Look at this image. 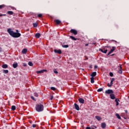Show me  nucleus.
Instances as JSON below:
<instances>
[{
	"instance_id": "obj_1",
	"label": "nucleus",
	"mask_w": 129,
	"mask_h": 129,
	"mask_svg": "<svg viewBox=\"0 0 129 129\" xmlns=\"http://www.w3.org/2000/svg\"><path fill=\"white\" fill-rule=\"evenodd\" d=\"M7 32L11 37H13V38H20V36H21V33H18V30H16V32H14L12 29L9 28L7 30Z\"/></svg>"
},
{
	"instance_id": "obj_2",
	"label": "nucleus",
	"mask_w": 129,
	"mask_h": 129,
	"mask_svg": "<svg viewBox=\"0 0 129 129\" xmlns=\"http://www.w3.org/2000/svg\"><path fill=\"white\" fill-rule=\"evenodd\" d=\"M36 110L38 112L43 111L44 110V106L43 105H37L36 107Z\"/></svg>"
},
{
	"instance_id": "obj_3",
	"label": "nucleus",
	"mask_w": 129,
	"mask_h": 129,
	"mask_svg": "<svg viewBox=\"0 0 129 129\" xmlns=\"http://www.w3.org/2000/svg\"><path fill=\"white\" fill-rule=\"evenodd\" d=\"M105 94H110H110H112V93H113V91L111 89H108L105 91Z\"/></svg>"
},
{
	"instance_id": "obj_4",
	"label": "nucleus",
	"mask_w": 129,
	"mask_h": 129,
	"mask_svg": "<svg viewBox=\"0 0 129 129\" xmlns=\"http://www.w3.org/2000/svg\"><path fill=\"white\" fill-rule=\"evenodd\" d=\"M99 50L102 52V53H104V54H106V53H107V49H105L104 48L103 49L99 48Z\"/></svg>"
},
{
	"instance_id": "obj_5",
	"label": "nucleus",
	"mask_w": 129,
	"mask_h": 129,
	"mask_svg": "<svg viewBox=\"0 0 129 129\" xmlns=\"http://www.w3.org/2000/svg\"><path fill=\"white\" fill-rule=\"evenodd\" d=\"M54 53H56L57 54H62V51L61 50V49H54Z\"/></svg>"
},
{
	"instance_id": "obj_6",
	"label": "nucleus",
	"mask_w": 129,
	"mask_h": 129,
	"mask_svg": "<svg viewBox=\"0 0 129 129\" xmlns=\"http://www.w3.org/2000/svg\"><path fill=\"white\" fill-rule=\"evenodd\" d=\"M115 50V47H114V46L112 47V49H111L110 50L109 52L108 53L107 56L110 55V54H111V53H112V52H113V51H114Z\"/></svg>"
},
{
	"instance_id": "obj_7",
	"label": "nucleus",
	"mask_w": 129,
	"mask_h": 129,
	"mask_svg": "<svg viewBox=\"0 0 129 129\" xmlns=\"http://www.w3.org/2000/svg\"><path fill=\"white\" fill-rule=\"evenodd\" d=\"M71 33H72V34H74L75 35H77L78 33L77 30L75 29H71Z\"/></svg>"
},
{
	"instance_id": "obj_8",
	"label": "nucleus",
	"mask_w": 129,
	"mask_h": 129,
	"mask_svg": "<svg viewBox=\"0 0 129 129\" xmlns=\"http://www.w3.org/2000/svg\"><path fill=\"white\" fill-rule=\"evenodd\" d=\"M45 71H47L46 70H42L40 71H37L36 73H37V74H41V73H44Z\"/></svg>"
},
{
	"instance_id": "obj_9",
	"label": "nucleus",
	"mask_w": 129,
	"mask_h": 129,
	"mask_svg": "<svg viewBox=\"0 0 129 129\" xmlns=\"http://www.w3.org/2000/svg\"><path fill=\"white\" fill-rule=\"evenodd\" d=\"M78 100L80 103H82V104H84V99H83V98H80L78 99Z\"/></svg>"
},
{
	"instance_id": "obj_10",
	"label": "nucleus",
	"mask_w": 129,
	"mask_h": 129,
	"mask_svg": "<svg viewBox=\"0 0 129 129\" xmlns=\"http://www.w3.org/2000/svg\"><path fill=\"white\" fill-rule=\"evenodd\" d=\"M27 52H28V49L27 48H24L22 51V54H27Z\"/></svg>"
},
{
	"instance_id": "obj_11",
	"label": "nucleus",
	"mask_w": 129,
	"mask_h": 129,
	"mask_svg": "<svg viewBox=\"0 0 129 129\" xmlns=\"http://www.w3.org/2000/svg\"><path fill=\"white\" fill-rule=\"evenodd\" d=\"M110 97L111 99H112V100L115 99V96L113 94V93L111 94L110 95Z\"/></svg>"
},
{
	"instance_id": "obj_12",
	"label": "nucleus",
	"mask_w": 129,
	"mask_h": 129,
	"mask_svg": "<svg viewBox=\"0 0 129 129\" xmlns=\"http://www.w3.org/2000/svg\"><path fill=\"white\" fill-rule=\"evenodd\" d=\"M75 109H76L77 110H80V108H79V106L77 105V104L76 103H75Z\"/></svg>"
},
{
	"instance_id": "obj_13",
	"label": "nucleus",
	"mask_w": 129,
	"mask_h": 129,
	"mask_svg": "<svg viewBox=\"0 0 129 129\" xmlns=\"http://www.w3.org/2000/svg\"><path fill=\"white\" fill-rule=\"evenodd\" d=\"M106 126V124L105 123H101L102 128H105Z\"/></svg>"
},
{
	"instance_id": "obj_14",
	"label": "nucleus",
	"mask_w": 129,
	"mask_h": 129,
	"mask_svg": "<svg viewBox=\"0 0 129 129\" xmlns=\"http://www.w3.org/2000/svg\"><path fill=\"white\" fill-rule=\"evenodd\" d=\"M115 101L116 102V106H118V105L119 104V103H118V101H119V99H115Z\"/></svg>"
},
{
	"instance_id": "obj_15",
	"label": "nucleus",
	"mask_w": 129,
	"mask_h": 129,
	"mask_svg": "<svg viewBox=\"0 0 129 129\" xmlns=\"http://www.w3.org/2000/svg\"><path fill=\"white\" fill-rule=\"evenodd\" d=\"M95 118L97 119V120H101V119H102V118L99 116H96Z\"/></svg>"
},
{
	"instance_id": "obj_16",
	"label": "nucleus",
	"mask_w": 129,
	"mask_h": 129,
	"mask_svg": "<svg viewBox=\"0 0 129 129\" xmlns=\"http://www.w3.org/2000/svg\"><path fill=\"white\" fill-rule=\"evenodd\" d=\"M91 76L92 77H94V76H96V72H94L92 73V74L91 75Z\"/></svg>"
},
{
	"instance_id": "obj_17",
	"label": "nucleus",
	"mask_w": 129,
	"mask_h": 129,
	"mask_svg": "<svg viewBox=\"0 0 129 129\" xmlns=\"http://www.w3.org/2000/svg\"><path fill=\"white\" fill-rule=\"evenodd\" d=\"M7 14L11 16L14 15V12L13 11H8Z\"/></svg>"
},
{
	"instance_id": "obj_18",
	"label": "nucleus",
	"mask_w": 129,
	"mask_h": 129,
	"mask_svg": "<svg viewBox=\"0 0 129 129\" xmlns=\"http://www.w3.org/2000/svg\"><path fill=\"white\" fill-rule=\"evenodd\" d=\"M40 36H41V34H40V33H36L35 34V38H40Z\"/></svg>"
},
{
	"instance_id": "obj_19",
	"label": "nucleus",
	"mask_w": 129,
	"mask_h": 129,
	"mask_svg": "<svg viewBox=\"0 0 129 129\" xmlns=\"http://www.w3.org/2000/svg\"><path fill=\"white\" fill-rule=\"evenodd\" d=\"M13 68H17L18 67V63H15L13 64Z\"/></svg>"
},
{
	"instance_id": "obj_20",
	"label": "nucleus",
	"mask_w": 129,
	"mask_h": 129,
	"mask_svg": "<svg viewBox=\"0 0 129 129\" xmlns=\"http://www.w3.org/2000/svg\"><path fill=\"white\" fill-rule=\"evenodd\" d=\"M2 68L4 69H7V68H8V64H4L2 66Z\"/></svg>"
},
{
	"instance_id": "obj_21",
	"label": "nucleus",
	"mask_w": 129,
	"mask_h": 129,
	"mask_svg": "<svg viewBox=\"0 0 129 129\" xmlns=\"http://www.w3.org/2000/svg\"><path fill=\"white\" fill-rule=\"evenodd\" d=\"M70 38L74 41H76L77 40V38H76L75 37H74V36H70Z\"/></svg>"
},
{
	"instance_id": "obj_22",
	"label": "nucleus",
	"mask_w": 129,
	"mask_h": 129,
	"mask_svg": "<svg viewBox=\"0 0 129 129\" xmlns=\"http://www.w3.org/2000/svg\"><path fill=\"white\" fill-rule=\"evenodd\" d=\"M115 116L117 117V118L118 119H121V117H120V116H119V114H118V113H116L115 114Z\"/></svg>"
},
{
	"instance_id": "obj_23",
	"label": "nucleus",
	"mask_w": 129,
	"mask_h": 129,
	"mask_svg": "<svg viewBox=\"0 0 129 129\" xmlns=\"http://www.w3.org/2000/svg\"><path fill=\"white\" fill-rule=\"evenodd\" d=\"M118 73H119V74H121V73H122V70L121 69V66H120V70L118 71Z\"/></svg>"
},
{
	"instance_id": "obj_24",
	"label": "nucleus",
	"mask_w": 129,
	"mask_h": 129,
	"mask_svg": "<svg viewBox=\"0 0 129 129\" xmlns=\"http://www.w3.org/2000/svg\"><path fill=\"white\" fill-rule=\"evenodd\" d=\"M3 73H5V74H8V73H9V70H3Z\"/></svg>"
},
{
	"instance_id": "obj_25",
	"label": "nucleus",
	"mask_w": 129,
	"mask_h": 129,
	"mask_svg": "<svg viewBox=\"0 0 129 129\" xmlns=\"http://www.w3.org/2000/svg\"><path fill=\"white\" fill-rule=\"evenodd\" d=\"M55 23L57 25H59V24H60V23H61V21L59 20H56Z\"/></svg>"
},
{
	"instance_id": "obj_26",
	"label": "nucleus",
	"mask_w": 129,
	"mask_h": 129,
	"mask_svg": "<svg viewBox=\"0 0 129 129\" xmlns=\"http://www.w3.org/2000/svg\"><path fill=\"white\" fill-rule=\"evenodd\" d=\"M91 83H94V78L91 77Z\"/></svg>"
},
{
	"instance_id": "obj_27",
	"label": "nucleus",
	"mask_w": 129,
	"mask_h": 129,
	"mask_svg": "<svg viewBox=\"0 0 129 129\" xmlns=\"http://www.w3.org/2000/svg\"><path fill=\"white\" fill-rule=\"evenodd\" d=\"M103 91V89L102 88H99L97 90L98 92H101V91Z\"/></svg>"
},
{
	"instance_id": "obj_28",
	"label": "nucleus",
	"mask_w": 129,
	"mask_h": 129,
	"mask_svg": "<svg viewBox=\"0 0 129 129\" xmlns=\"http://www.w3.org/2000/svg\"><path fill=\"white\" fill-rule=\"evenodd\" d=\"M33 27H34V28H37V27H38L37 23H33Z\"/></svg>"
},
{
	"instance_id": "obj_29",
	"label": "nucleus",
	"mask_w": 129,
	"mask_h": 129,
	"mask_svg": "<svg viewBox=\"0 0 129 129\" xmlns=\"http://www.w3.org/2000/svg\"><path fill=\"white\" fill-rule=\"evenodd\" d=\"M11 109H12V110H16V106L13 105L11 107Z\"/></svg>"
},
{
	"instance_id": "obj_30",
	"label": "nucleus",
	"mask_w": 129,
	"mask_h": 129,
	"mask_svg": "<svg viewBox=\"0 0 129 129\" xmlns=\"http://www.w3.org/2000/svg\"><path fill=\"white\" fill-rule=\"evenodd\" d=\"M62 48H68L69 47V45H62Z\"/></svg>"
},
{
	"instance_id": "obj_31",
	"label": "nucleus",
	"mask_w": 129,
	"mask_h": 129,
	"mask_svg": "<svg viewBox=\"0 0 129 129\" xmlns=\"http://www.w3.org/2000/svg\"><path fill=\"white\" fill-rule=\"evenodd\" d=\"M11 9V10H16V8H15V7H12V6H9L8 7V9Z\"/></svg>"
},
{
	"instance_id": "obj_32",
	"label": "nucleus",
	"mask_w": 129,
	"mask_h": 129,
	"mask_svg": "<svg viewBox=\"0 0 129 129\" xmlns=\"http://www.w3.org/2000/svg\"><path fill=\"white\" fill-rule=\"evenodd\" d=\"M28 65H29V66H33V62H31V61H29V62H28Z\"/></svg>"
},
{
	"instance_id": "obj_33",
	"label": "nucleus",
	"mask_w": 129,
	"mask_h": 129,
	"mask_svg": "<svg viewBox=\"0 0 129 129\" xmlns=\"http://www.w3.org/2000/svg\"><path fill=\"white\" fill-rule=\"evenodd\" d=\"M50 89H51V90L55 91V90H56V88H55V87H51L50 88Z\"/></svg>"
},
{
	"instance_id": "obj_34",
	"label": "nucleus",
	"mask_w": 129,
	"mask_h": 129,
	"mask_svg": "<svg viewBox=\"0 0 129 129\" xmlns=\"http://www.w3.org/2000/svg\"><path fill=\"white\" fill-rule=\"evenodd\" d=\"M34 95L36 97H38V96H39V94L37 93H34Z\"/></svg>"
},
{
	"instance_id": "obj_35",
	"label": "nucleus",
	"mask_w": 129,
	"mask_h": 129,
	"mask_svg": "<svg viewBox=\"0 0 129 129\" xmlns=\"http://www.w3.org/2000/svg\"><path fill=\"white\" fill-rule=\"evenodd\" d=\"M5 7V5H0V9L2 10V9H3V8Z\"/></svg>"
},
{
	"instance_id": "obj_36",
	"label": "nucleus",
	"mask_w": 129,
	"mask_h": 129,
	"mask_svg": "<svg viewBox=\"0 0 129 129\" xmlns=\"http://www.w3.org/2000/svg\"><path fill=\"white\" fill-rule=\"evenodd\" d=\"M42 16H43V15H42L41 14H39L38 15V18H42Z\"/></svg>"
},
{
	"instance_id": "obj_37",
	"label": "nucleus",
	"mask_w": 129,
	"mask_h": 129,
	"mask_svg": "<svg viewBox=\"0 0 129 129\" xmlns=\"http://www.w3.org/2000/svg\"><path fill=\"white\" fill-rule=\"evenodd\" d=\"M53 72L55 73V74H58V71H57L56 70L53 71Z\"/></svg>"
},
{
	"instance_id": "obj_38",
	"label": "nucleus",
	"mask_w": 129,
	"mask_h": 129,
	"mask_svg": "<svg viewBox=\"0 0 129 129\" xmlns=\"http://www.w3.org/2000/svg\"><path fill=\"white\" fill-rule=\"evenodd\" d=\"M109 75L111 77H112V76H113V74L112 73H110Z\"/></svg>"
},
{
	"instance_id": "obj_39",
	"label": "nucleus",
	"mask_w": 129,
	"mask_h": 129,
	"mask_svg": "<svg viewBox=\"0 0 129 129\" xmlns=\"http://www.w3.org/2000/svg\"><path fill=\"white\" fill-rule=\"evenodd\" d=\"M114 80H115V79H114V78H113L111 79V82H113V81H114Z\"/></svg>"
},
{
	"instance_id": "obj_40",
	"label": "nucleus",
	"mask_w": 129,
	"mask_h": 129,
	"mask_svg": "<svg viewBox=\"0 0 129 129\" xmlns=\"http://www.w3.org/2000/svg\"><path fill=\"white\" fill-rule=\"evenodd\" d=\"M53 98H54V97L53 96V95H51L50 96V100H53Z\"/></svg>"
},
{
	"instance_id": "obj_41",
	"label": "nucleus",
	"mask_w": 129,
	"mask_h": 129,
	"mask_svg": "<svg viewBox=\"0 0 129 129\" xmlns=\"http://www.w3.org/2000/svg\"><path fill=\"white\" fill-rule=\"evenodd\" d=\"M107 86H108V87H111V86L110 84H109V83H108V84H107Z\"/></svg>"
},
{
	"instance_id": "obj_42",
	"label": "nucleus",
	"mask_w": 129,
	"mask_h": 129,
	"mask_svg": "<svg viewBox=\"0 0 129 129\" xmlns=\"http://www.w3.org/2000/svg\"><path fill=\"white\" fill-rule=\"evenodd\" d=\"M97 68H98V67H97V66H94V69H96Z\"/></svg>"
},
{
	"instance_id": "obj_43",
	"label": "nucleus",
	"mask_w": 129,
	"mask_h": 129,
	"mask_svg": "<svg viewBox=\"0 0 129 129\" xmlns=\"http://www.w3.org/2000/svg\"><path fill=\"white\" fill-rule=\"evenodd\" d=\"M110 84L111 85V86H112V85L113 84V82L110 81Z\"/></svg>"
},
{
	"instance_id": "obj_44",
	"label": "nucleus",
	"mask_w": 129,
	"mask_h": 129,
	"mask_svg": "<svg viewBox=\"0 0 129 129\" xmlns=\"http://www.w3.org/2000/svg\"><path fill=\"white\" fill-rule=\"evenodd\" d=\"M31 98L33 99V100H35V98L33 96H31Z\"/></svg>"
},
{
	"instance_id": "obj_45",
	"label": "nucleus",
	"mask_w": 129,
	"mask_h": 129,
	"mask_svg": "<svg viewBox=\"0 0 129 129\" xmlns=\"http://www.w3.org/2000/svg\"><path fill=\"white\" fill-rule=\"evenodd\" d=\"M32 126H33V127H36V124H33L32 125Z\"/></svg>"
},
{
	"instance_id": "obj_46",
	"label": "nucleus",
	"mask_w": 129,
	"mask_h": 129,
	"mask_svg": "<svg viewBox=\"0 0 129 129\" xmlns=\"http://www.w3.org/2000/svg\"><path fill=\"white\" fill-rule=\"evenodd\" d=\"M2 16H7V15H6V14H3V15H0V17H2Z\"/></svg>"
},
{
	"instance_id": "obj_47",
	"label": "nucleus",
	"mask_w": 129,
	"mask_h": 129,
	"mask_svg": "<svg viewBox=\"0 0 129 129\" xmlns=\"http://www.w3.org/2000/svg\"><path fill=\"white\" fill-rule=\"evenodd\" d=\"M96 43H93V45H96Z\"/></svg>"
},
{
	"instance_id": "obj_48",
	"label": "nucleus",
	"mask_w": 129,
	"mask_h": 129,
	"mask_svg": "<svg viewBox=\"0 0 129 129\" xmlns=\"http://www.w3.org/2000/svg\"><path fill=\"white\" fill-rule=\"evenodd\" d=\"M85 46H88V44H85Z\"/></svg>"
},
{
	"instance_id": "obj_49",
	"label": "nucleus",
	"mask_w": 129,
	"mask_h": 129,
	"mask_svg": "<svg viewBox=\"0 0 129 129\" xmlns=\"http://www.w3.org/2000/svg\"><path fill=\"white\" fill-rule=\"evenodd\" d=\"M111 56H114V54L111 55Z\"/></svg>"
},
{
	"instance_id": "obj_50",
	"label": "nucleus",
	"mask_w": 129,
	"mask_h": 129,
	"mask_svg": "<svg viewBox=\"0 0 129 129\" xmlns=\"http://www.w3.org/2000/svg\"><path fill=\"white\" fill-rule=\"evenodd\" d=\"M96 127H97L96 126H95V128H96Z\"/></svg>"
}]
</instances>
